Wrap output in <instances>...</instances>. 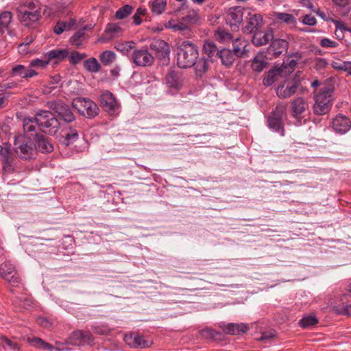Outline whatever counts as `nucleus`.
<instances>
[{
  "instance_id": "obj_16",
  "label": "nucleus",
  "mask_w": 351,
  "mask_h": 351,
  "mask_svg": "<svg viewBox=\"0 0 351 351\" xmlns=\"http://www.w3.org/2000/svg\"><path fill=\"white\" fill-rule=\"evenodd\" d=\"M131 60L136 66H147L153 63L154 57L147 49H141L132 51Z\"/></svg>"
},
{
  "instance_id": "obj_41",
  "label": "nucleus",
  "mask_w": 351,
  "mask_h": 351,
  "mask_svg": "<svg viewBox=\"0 0 351 351\" xmlns=\"http://www.w3.org/2000/svg\"><path fill=\"white\" fill-rule=\"evenodd\" d=\"M331 66L336 70L346 71L351 75V61H332Z\"/></svg>"
},
{
  "instance_id": "obj_14",
  "label": "nucleus",
  "mask_w": 351,
  "mask_h": 351,
  "mask_svg": "<svg viewBox=\"0 0 351 351\" xmlns=\"http://www.w3.org/2000/svg\"><path fill=\"white\" fill-rule=\"evenodd\" d=\"M0 274L13 287H17L21 282V277L15 269V266L10 261H5L0 265Z\"/></svg>"
},
{
  "instance_id": "obj_53",
  "label": "nucleus",
  "mask_w": 351,
  "mask_h": 351,
  "mask_svg": "<svg viewBox=\"0 0 351 351\" xmlns=\"http://www.w3.org/2000/svg\"><path fill=\"white\" fill-rule=\"evenodd\" d=\"M69 56V62L72 64H76L80 62L86 56L84 53H80L76 51H73Z\"/></svg>"
},
{
  "instance_id": "obj_23",
  "label": "nucleus",
  "mask_w": 351,
  "mask_h": 351,
  "mask_svg": "<svg viewBox=\"0 0 351 351\" xmlns=\"http://www.w3.org/2000/svg\"><path fill=\"white\" fill-rule=\"evenodd\" d=\"M271 44L269 47L267 51L269 54L276 57L279 56L283 53H286L289 47L288 42L285 39H273Z\"/></svg>"
},
{
  "instance_id": "obj_57",
  "label": "nucleus",
  "mask_w": 351,
  "mask_h": 351,
  "mask_svg": "<svg viewBox=\"0 0 351 351\" xmlns=\"http://www.w3.org/2000/svg\"><path fill=\"white\" fill-rule=\"evenodd\" d=\"M334 3L339 7L346 8V12H348L350 9L351 0H332Z\"/></svg>"
},
{
  "instance_id": "obj_5",
  "label": "nucleus",
  "mask_w": 351,
  "mask_h": 351,
  "mask_svg": "<svg viewBox=\"0 0 351 351\" xmlns=\"http://www.w3.org/2000/svg\"><path fill=\"white\" fill-rule=\"evenodd\" d=\"M72 106L80 115L87 119H93L99 113L97 104L88 98L76 97L73 99Z\"/></svg>"
},
{
  "instance_id": "obj_38",
  "label": "nucleus",
  "mask_w": 351,
  "mask_h": 351,
  "mask_svg": "<svg viewBox=\"0 0 351 351\" xmlns=\"http://www.w3.org/2000/svg\"><path fill=\"white\" fill-rule=\"evenodd\" d=\"M218 58H220L221 63L227 66H230L234 60L231 51L227 49L220 50Z\"/></svg>"
},
{
  "instance_id": "obj_64",
  "label": "nucleus",
  "mask_w": 351,
  "mask_h": 351,
  "mask_svg": "<svg viewBox=\"0 0 351 351\" xmlns=\"http://www.w3.org/2000/svg\"><path fill=\"white\" fill-rule=\"evenodd\" d=\"M205 332L209 335L211 337L213 338H215L217 337L218 335H221V332H218L215 330H213V329H211V328H208V329H206L205 330Z\"/></svg>"
},
{
  "instance_id": "obj_31",
  "label": "nucleus",
  "mask_w": 351,
  "mask_h": 351,
  "mask_svg": "<svg viewBox=\"0 0 351 351\" xmlns=\"http://www.w3.org/2000/svg\"><path fill=\"white\" fill-rule=\"evenodd\" d=\"M78 139V132L75 129L69 128L64 131L59 141L64 145L68 146Z\"/></svg>"
},
{
  "instance_id": "obj_62",
  "label": "nucleus",
  "mask_w": 351,
  "mask_h": 351,
  "mask_svg": "<svg viewBox=\"0 0 351 351\" xmlns=\"http://www.w3.org/2000/svg\"><path fill=\"white\" fill-rule=\"evenodd\" d=\"M29 342L36 348H43L44 341L38 337H33L29 339Z\"/></svg>"
},
{
  "instance_id": "obj_15",
  "label": "nucleus",
  "mask_w": 351,
  "mask_h": 351,
  "mask_svg": "<svg viewBox=\"0 0 351 351\" xmlns=\"http://www.w3.org/2000/svg\"><path fill=\"white\" fill-rule=\"evenodd\" d=\"M245 17L246 25L242 28L245 34H252L258 31L263 26V17L259 14H254L247 10Z\"/></svg>"
},
{
  "instance_id": "obj_19",
  "label": "nucleus",
  "mask_w": 351,
  "mask_h": 351,
  "mask_svg": "<svg viewBox=\"0 0 351 351\" xmlns=\"http://www.w3.org/2000/svg\"><path fill=\"white\" fill-rule=\"evenodd\" d=\"M219 327L223 331L230 335H240L245 333L249 330V326L243 323L219 324Z\"/></svg>"
},
{
  "instance_id": "obj_44",
  "label": "nucleus",
  "mask_w": 351,
  "mask_h": 351,
  "mask_svg": "<svg viewBox=\"0 0 351 351\" xmlns=\"http://www.w3.org/2000/svg\"><path fill=\"white\" fill-rule=\"evenodd\" d=\"M84 64L86 69L92 73H97L100 69V64L95 58L85 60Z\"/></svg>"
},
{
  "instance_id": "obj_30",
  "label": "nucleus",
  "mask_w": 351,
  "mask_h": 351,
  "mask_svg": "<svg viewBox=\"0 0 351 351\" xmlns=\"http://www.w3.org/2000/svg\"><path fill=\"white\" fill-rule=\"evenodd\" d=\"M165 26L167 28L171 29L175 32H179L186 36L191 34V29L189 28V25L185 24L182 20L177 22L174 20H170Z\"/></svg>"
},
{
  "instance_id": "obj_21",
  "label": "nucleus",
  "mask_w": 351,
  "mask_h": 351,
  "mask_svg": "<svg viewBox=\"0 0 351 351\" xmlns=\"http://www.w3.org/2000/svg\"><path fill=\"white\" fill-rule=\"evenodd\" d=\"M0 157L4 165L3 169L12 167L14 163V154L12 152L11 145L7 143L0 145Z\"/></svg>"
},
{
  "instance_id": "obj_36",
  "label": "nucleus",
  "mask_w": 351,
  "mask_h": 351,
  "mask_svg": "<svg viewBox=\"0 0 351 351\" xmlns=\"http://www.w3.org/2000/svg\"><path fill=\"white\" fill-rule=\"evenodd\" d=\"M12 18V14L9 11H5L0 14V34H3L8 30Z\"/></svg>"
},
{
  "instance_id": "obj_1",
  "label": "nucleus",
  "mask_w": 351,
  "mask_h": 351,
  "mask_svg": "<svg viewBox=\"0 0 351 351\" xmlns=\"http://www.w3.org/2000/svg\"><path fill=\"white\" fill-rule=\"evenodd\" d=\"M16 10L19 20L27 27H35L41 18V9L38 3L27 2L19 5Z\"/></svg>"
},
{
  "instance_id": "obj_51",
  "label": "nucleus",
  "mask_w": 351,
  "mask_h": 351,
  "mask_svg": "<svg viewBox=\"0 0 351 351\" xmlns=\"http://www.w3.org/2000/svg\"><path fill=\"white\" fill-rule=\"evenodd\" d=\"M182 20L185 24H187L189 25V28H190V25L195 24L198 21L199 16L195 11H191L186 16H183Z\"/></svg>"
},
{
  "instance_id": "obj_9",
  "label": "nucleus",
  "mask_w": 351,
  "mask_h": 351,
  "mask_svg": "<svg viewBox=\"0 0 351 351\" xmlns=\"http://www.w3.org/2000/svg\"><path fill=\"white\" fill-rule=\"evenodd\" d=\"M100 105L109 115H117L120 112V104L112 93L104 91L100 95Z\"/></svg>"
},
{
  "instance_id": "obj_56",
  "label": "nucleus",
  "mask_w": 351,
  "mask_h": 351,
  "mask_svg": "<svg viewBox=\"0 0 351 351\" xmlns=\"http://www.w3.org/2000/svg\"><path fill=\"white\" fill-rule=\"evenodd\" d=\"M319 44L322 47L325 48H334L338 45L337 42L327 38L322 39Z\"/></svg>"
},
{
  "instance_id": "obj_54",
  "label": "nucleus",
  "mask_w": 351,
  "mask_h": 351,
  "mask_svg": "<svg viewBox=\"0 0 351 351\" xmlns=\"http://www.w3.org/2000/svg\"><path fill=\"white\" fill-rule=\"evenodd\" d=\"M334 311L339 315H351V304H347L345 306H335L333 307Z\"/></svg>"
},
{
  "instance_id": "obj_34",
  "label": "nucleus",
  "mask_w": 351,
  "mask_h": 351,
  "mask_svg": "<svg viewBox=\"0 0 351 351\" xmlns=\"http://www.w3.org/2000/svg\"><path fill=\"white\" fill-rule=\"evenodd\" d=\"M210 61L205 58H202L195 62V71L196 75L202 77L208 69Z\"/></svg>"
},
{
  "instance_id": "obj_45",
  "label": "nucleus",
  "mask_w": 351,
  "mask_h": 351,
  "mask_svg": "<svg viewBox=\"0 0 351 351\" xmlns=\"http://www.w3.org/2000/svg\"><path fill=\"white\" fill-rule=\"evenodd\" d=\"M92 330L95 333L101 335H106L110 332L109 326L106 324L102 323H95L92 326Z\"/></svg>"
},
{
  "instance_id": "obj_52",
  "label": "nucleus",
  "mask_w": 351,
  "mask_h": 351,
  "mask_svg": "<svg viewBox=\"0 0 351 351\" xmlns=\"http://www.w3.org/2000/svg\"><path fill=\"white\" fill-rule=\"evenodd\" d=\"M275 16L278 20H280L286 23H295V19L291 14L284 12H276Z\"/></svg>"
},
{
  "instance_id": "obj_55",
  "label": "nucleus",
  "mask_w": 351,
  "mask_h": 351,
  "mask_svg": "<svg viewBox=\"0 0 351 351\" xmlns=\"http://www.w3.org/2000/svg\"><path fill=\"white\" fill-rule=\"evenodd\" d=\"M19 86L18 82L14 81H5L0 84V91L3 92L8 89H14Z\"/></svg>"
},
{
  "instance_id": "obj_20",
  "label": "nucleus",
  "mask_w": 351,
  "mask_h": 351,
  "mask_svg": "<svg viewBox=\"0 0 351 351\" xmlns=\"http://www.w3.org/2000/svg\"><path fill=\"white\" fill-rule=\"evenodd\" d=\"M124 341L132 348H146L151 346L148 341L144 339L143 336L138 334L125 335Z\"/></svg>"
},
{
  "instance_id": "obj_4",
  "label": "nucleus",
  "mask_w": 351,
  "mask_h": 351,
  "mask_svg": "<svg viewBox=\"0 0 351 351\" xmlns=\"http://www.w3.org/2000/svg\"><path fill=\"white\" fill-rule=\"evenodd\" d=\"M12 152L23 160H31L34 158L36 154L35 145L32 140L28 139L25 136H18L14 138ZM15 160L16 156H14Z\"/></svg>"
},
{
  "instance_id": "obj_2",
  "label": "nucleus",
  "mask_w": 351,
  "mask_h": 351,
  "mask_svg": "<svg viewBox=\"0 0 351 351\" xmlns=\"http://www.w3.org/2000/svg\"><path fill=\"white\" fill-rule=\"evenodd\" d=\"M198 58L196 46L189 41H183L178 48L177 64L180 68H189L195 64Z\"/></svg>"
},
{
  "instance_id": "obj_37",
  "label": "nucleus",
  "mask_w": 351,
  "mask_h": 351,
  "mask_svg": "<svg viewBox=\"0 0 351 351\" xmlns=\"http://www.w3.org/2000/svg\"><path fill=\"white\" fill-rule=\"evenodd\" d=\"M279 69L269 70L265 75L263 83L265 86H271L277 80V77L280 74Z\"/></svg>"
},
{
  "instance_id": "obj_18",
  "label": "nucleus",
  "mask_w": 351,
  "mask_h": 351,
  "mask_svg": "<svg viewBox=\"0 0 351 351\" xmlns=\"http://www.w3.org/2000/svg\"><path fill=\"white\" fill-rule=\"evenodd\" d=\"M332 128L337 134H346L351 128V121L346 116L338 114L332 122Z\"/></svg>"
},
{
  "instance_id": "obj_63",
  "label": "nucleus",
  "mask_w": 351,
  "mask_h": 351,
  "mask_svg": "<svg viewBox=\"0 0 351 351\" xmlns=\"http://www.w3.org/2000/svg\"><path fill=\"white\" fill-rule=\"evenodd\" d=\"M37 324L45 328H49L51 326V323L49 320L44 317H39L36 319Z\"/></svg>"
},
{
  "instance_id": "obj_50",
  "label": "nucleus",
  "mask_w": 351,
  "mask_h": 351,
  "mask_svg": "<svg viewBox=\"0 0 351 351\" xmlns=\"http://www.w3.org/2000/svg\"><path fill=\"white\" fill-rule=\"evenodd\" d=\"M121 29V27L118 24L110 23L107 25L105 32L109 34L110 38H113L118 36Z\"/></svg>"
},
{
  "instance_id": "obj_22",
  "label": "nucleus",
  "mask_w": 351,
  "mask_h": 351,
  "mask_svg": "<svg viewBox=\"0 0 351 351\" xmlns=\"http://www.w3.org/2000/svg\"><path fill=\"white\" fill-rule=\"evenodd\" d=\"M274 38L273 29L268 28L264 32L257 31L254 33V36L252 39V43L257 47L263 46L267 44L269 41Z\"/></svg>"
},
{
  "instance_id": "obj_7",
  "label": "nucleus",
  "mask_w": 351,
  "mask_h": 351,
  "mask_svg": "<svg viewBox=\"0 0 351 351\" xmlns=\"http://www.w3.org/2000/svg\"><path fill=\"white\" fill-rule=\"evenodd\" d=\"M287 119L285 107L277 106L267 119V126L274 132L279 133L281 136L285 134V121Z\"/></svg>"
},
{
  "instance_id": "obj_33",
  "label": "nucleus",
  "mask_w": 351,
  "mask_h": 351,
  "mask_svg": "<svg viewBox=\"0 0 351 351\" xmlns=\"http://www.w3.org/2000/svg\"><path fill=\"white\" fill-rule=\"evenodd\" d=\"M233 51L236 56L243 57L248 51L246 49L247 43L245 40L239 38L232 40Z\"/></svg>"
},
{
  "instance_id": "obj_28",
  "label": "nucleus",
  "mask_w": 351,
  "mask_h": 351,
  "mask_svg": "<svg viewBox=\"0 0 351 351\" xmlns=\"http://www.w3.org/2000/svg\"><path fill=\"white\" fill-rule=\"evenodd\" d=\"M36 123L35 116L32 119H25L23 123L24 135L29 140L35 139L36 135H40L36 132Z\"/></svg>"
},
{
  "instance_id": "obj_24",
  "label": "nucleus",
  "mask_w": 351,
  "mask_h": 351,
  "mask_svg": "<svg viewBox=\"0 0 351 351\" xmlns=\"http://www.w3.org/2000/svg\"><path fill=\"white\" fill-rule=\"evenodd\" d=\"M298 87V83L293 82L285 85V84L279 85L276 89V95L279 98L286 99L295 94Z\"/></svg>"
},
{
  "instance_id": "obj_49",
  "label": "nucleus",
  "mask_w": 351,
  "mask_h": 351,
  "mask_svg": "<svg viewBox=\"0 0 351 351\" xmlns=\"http://www.w3.org/2000/svg\"><path fill=\"white\" fill-rule=\"evenodd\" d=\"M49 64V62L48 61L45 53L43 55L42 58H36L34 60H32L30 62V66L34 67L36 69H44L45 68L48 64Z\"/></svg>"
},
{
  "instance_id": "obj_59",
  "label": "nucleus",
  "mask_w": 351,
  "mask_h": 351,
  "mask_svg": "<svg viewBox=\"0 0 351 351\" xmlns=\"http://www.w3.org/2000/svg\"><path fill=\"white\" fill-rule=\"evenodd\" d=\"M276 336V332L274 330H271L269 331L264 332L261 334L260 338L258 339V341H265L273 339Z\"/></svg>"
},
{
  "instance_id": "obj_11",
  "label": "nucleus",
  "mask_w": 351,
  "mask_h": 351,
  "mask_svg": "<svg viewBox=\"0 0 351 351\" xmlns=\"http://www.w3.org/2000/svg\"><path fill=\"white\" fill-rule=\"evenodd\" d=\"M247 9L238 7H232L228 9L226 16V21L232 30H238L240 24L245 16Z\"/></svg>"
},
{
  "instance_id": "obj_47",
  "label": "nucleus",
  "mask_w": 351,
  "mask_h": 351,
  "mask_svg": "<svg viewBox=\"0 0 351 351\" xmlns=\"http://www.w3.org/2000/svg\"><path fill=\"white\" fill-rule=\"evenodd\" d=\"M318 320L314 315L304 317L299 322V325L303 328H307L317 324Z\"/></svg>"
},
{
  "instance_id": "obj_17",
  "label": "nucleus",
  "mask_w": 351,
  "mask_h": 351,
  "mask_svg": "<svg viewBox=\"0 0 351 351\" xmlns=\"http://www.w3.org/2000/svg\"><path fill=\"white\" fill-rule=\"evenodd\" d=\"M150 48L160 60H164L165 62L169 60V47L164 40L160 39L153 40L150 45Z\"/></svg>"
},
{
  "instance_id": "obj_43",
  "label": "nucleus",
  "mask_w": 351,
  "mask_h": 351,
  "mask_svg": "<svg viewBox=\"0 0 351 351\" xmlns=\"http://www.w3.org/2000/svg\"><path fill=\"white\" fill-rule=\"evenodd\" d=\"M101 63L104 65H109L115 61L116 54L112 51H105L99 56Z\"/></svg>"
},
{
  "instance_id": "obj_8",
  "label": "nucleus",
  "mask_w": 351,
  "mask_h": 351,
  "mask_svg": "<svg viewBox=\"0 0 351 351\" xmlns=\"http://www.w3.org/2000/svg\"><path fill=\"white\" fill-rule=\"evenodd\" d=\"M47 106L64 122L71 123L75 119L70 107L60 99L49 101L47 102Z\"/></svg>"
},
{
  "instance_id": "obj_48",
  "label": "nucleus",
  "mask_w": 351,
  "mask_h": 351,
  "mask_svg": "<svg viewBox=\"0 0 351 351\" xmlns=\"http://www.w3.org/2000/svg\"><path fill=\"white\" fill-rule=\"evenodd\" d=\"M73 25V22L66 23L64 21H58L53 27V32L56 34L59 35L64 31L71 29Z\"/></svg>"
},
{
  "instance_id": "obj_6",
  "label": "nucleus",
  "mask_w": 351,
  "mask_h": 351,
  "mask_svg": "<svg viewBox=\"0 0 351 351\" xmlns=\"http://www.w3.org/2000/svg\"><path fill=\"white\" fill-rule=\"evenodd\" d=\"M308 104L302 97L294 98L290 104V113L295 124H304L307 120Z\"/></svg>"
},
{
  "instance_id": "obj_39",
  "label": "nucleus",
  "mask_w": 351,
  "mask_h": 351,
  "mask_svg": "<svg viewBox=\"0 0 351 351\" xmlns=\"http://www.w3.org/2000/svg\"><path fill=\"white\" fill-rule=\"evenodd\" d=\"M214 37L217 41L221 43H227L233 40L232 34L223 29L216 30L214 34Z\"/></svg>"
},
{
  "instance_id": "obj_60",
  "label": "nucleus",
  "mask_w": 351,
  "mask_h": 351,
  "mask_svg": "<svg viewBox=\"0 0 351 351\" xmlns=\"http://www.w3.org/2000/svg\"><path fill=\"white\" fill-rule=\"evenodd\" d=\"M304 24L313 26L316 24V19L311 14H306L302 20Z\"/></svg>"
},
{
  "instance_id": "obj_3",
  "label": "nucleus",
  "mask_w": 351,
  "mask_h": 351,
  "mask_svg": "<svg viewBox=\"0 0 351 351\" xmlns=\"http://www.w3.org/2000/svg\"><path fill=\"white\" fill-rule=\"evenodd\" d=\"M36 125L44 133L55 135L60 129V122L55 115L48 110H40L35 114Z\"/></svg>"
},
{
  "instance_id": "obj_42",
  "label": "nucleus",
  "mask_w": 351,
  "mask_h": 351,
  "mask_svg": "<svg viewBox=\"0 0 351 351\" xmlns=\"http://www.w3.org/2000/svg\"><path fill=\"white\" fill-rule=\"evenodd\" d=\"M0 346L4 349H10L12 351H18L20 348L19 344L11 341L5 336L0 337Z\"/></svg>"
},
{
  "instance_id": "obj_12",
  "label": "nucleus",
  "mask_w": 351,
  "mask_h": 351,
  "mask_svg": "<svg viewBox=\"0 0 351 351\" xmlns=\"http://www.w3.org/2000/svg\"><path fill=\"white\" fill-rule=\"evenodd\" d=\"M94 338L88 331L75 330L66 339V343L73 346H84L93 343Z\"/></svg>"
},
{
  "instance_id": "obj_32",
  "label": "nucleus",
  "mask_w": 351,
  "mask_h": 351,
  "mask_svg": "<svg viewBox=\"0 0 351 351\" xmlns=\"http://www.w3.org/2000/svg\"><path fill=\"white\" fill-rule=\"evenodd\" d=\"M268 62L263 54L256 56L251 63V68L253 71L256 73L262 72L267 66Z\"/></svg>"
},
{
  "instance_id": "obj_25",
  "label": "nucleus",
  "mask_w": 351,
  "mask_h": 351,
  "mask_svg": "<svg viewBox=\"0 0 351 351\" xmlns=\"http://www.w3.org/2000/svg\"><path fill=\"white\" fill-rule=\"evenodd\" d=\"M36 141L35 147L42 153H51L53 150V145L49 138L43 134L36 135L34 139Z\"/></svg>"
},
{
  "instance_id": "obj_29",
  "label": "nucleus",
  "mask_w": 351,
  "mask_h": 351,
  "mask_svg": "<svg viewBox=\"0 0 351 351\" xmlns=\"http://www.w3.org/2000/svg\"><path fill=\"white\" fill-rule=\"evenodd\" d=\"M203 51L207 56V59L210 62H213L218 58L220 50H219L215 43L206 40L203 45Z\"/></svg>"
},
{
  "instance_id": "obj_35",
  "label": "nucleus",
  "mask_w": 351,
  "mask_h": 351,
  "mask_svg": "<svg viewBox=\"0 0 351 351\" xmlns=\"http://www.w3.org/2000/svg\"><path fill=\"white\" fill-rule=\"evenodd\" d=\"M151 11L154 15H160L167 8V0H153L149 2Z\"/></svg>"
},
{
  "instance_id": "obj_40",
  "label": "nucleus",
  "mask_w": 351,
  "mask_h": 351,
  "mask_svg": "<svg viewBox=\"0 0 351 351\" xmlns=\"http://www.w3.org/2000/svg\"><path fill=\"white\" fill-rule=\"evenodd\" d=\"M87 27L78 30L70 39V43L72 45H75L77 47H80L82 45V42L86 39L85 29Z\"/></svg>"
},
{
  "instance_id": "obj_27",
  "label": "nucleus",
  "mask_w": 351,
  "mask_h": 351,
  "mask_svg": "<svg viewBox=\"0 0 351 351\" xmlns=\"http://www.w3.org/2000/svg\"><path fill=\"white\" fill-rule=\"evenodd\" d=\"M45 56L49 63L58 64L69 56V51L66 49H56L47 52Z\"/></svg>"
},
{
  "instance_id": "obj_13",
  "label": "nucleus",
  "mask_w": 351,
  "mask_h": 351,
  "mask_svg": "<svg viewBox=\"0 0 351 351\" xmlns=\"http://www.w3.org/2000/svg\"><path fill=\"white\" fill-rule=\"evenodd\" d=\"M164 83L169 91L174 93L182 88L184 77L180 71L170 69L164 78Z\"/></svg>"
},
{
  "instance_id": "obj_46",
  "label": "nucleus",
  "mask_w": 351,
  "mask_h": 351,
  "mask_svg": "<svg viewBox=\"0 0 351 351\" xmlns=\"http://www.w3.org/2000/svg\"><path fill=\"white\" fill-rule=\"evenodd\" d=\"M133 10L132 6L126 4L120 8L115 13V18L117 19H123L128 16Z\"/></svg>"
},
{
  "instance_id": "obj_58",
  "label": "nucleus",
  "mask_w": 351,
  "mask_h": 351,
  "mask_svg": "<svg viewBox=\"0 0 351 351\" xmlns=\"http://www.w3.org/2000/svg\"><path fill=\"white\" fill-rule=\"evenodd\" d=\"M135 43L133 41H128L124 43L119 44L117 49L122 51H128L129 49L134 48Z\"/></svg>"
},
{
  "instance_id": "obj_10",
  "label": "nucleus",
  "mask_w": 351,
  "mask_h": 351,
  "mask_svg": "<svg viewBox=\"0 0 351 351\" xmlns=\"http://www.w3.org/2000/svg\"><path fill=\"white\" fill-rule=\"evenodd\" d=\"M330 90L328 88H322L315 97V103L313 106V110L315 114L322 115L326 114L330 109L332 106L330 99Z\"/></svg>"
},
{
  "instance_id": "obj_61",
  "label": "nucleus",
  "mask_w": 351,
  "mask_h": 351,
  "mask_svg": "<svg viewBox=\"0 0 351 351\" xmlns=\"http://www.w3.org/2000/svg\"><path fill=\"white\" fill-rule=\"evenodd\" d=\"M67 345L66 340L65 342L56 341L55 350L57 351H70L71 349L66 346Z\"/></svg>"
},
{
  "instance_id": "obj_26",
  "label": "nucleus",
  "mask_w": 351,
  "mask_h": 351,
  "mask_svg": "<svg viewBox=\"0 0 351 351\" xmlns=\"http://www.w3.org/2000/svg\"><path fill=\"white\" fill-rule=\"evenodd\" d=\"M38 73L33 70L31 68H26L23 65L21 64H17L14 66L10 72V76L14 77V76H19L22 78H30L35 75H36Z\"/></svg>"
}]
</instances>
